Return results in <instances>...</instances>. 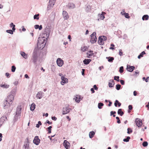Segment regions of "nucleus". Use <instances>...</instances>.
<instances>
[{
	"mask_svg": "<svg viewBox=\"0 0 149 149\" xmlns=\"http://www.w3.org/2000/svg\"><path fill=\"white\" fill-rule=\"evenodd\" d=\"M104 104L101 102H99L98 103V108L100 109H101L102 108V107L103 106Z\"/></svg>",
	"mask_w": 149,
	"mask_h": 149,
	"instance_id": "e433bc0d",
	"label": "nucleus"
},
{
	"mask_svg": "<svg viewBox=\"0 0 149 149\" xmlns=\"http://www.w3.org/2000/svg\"><path fill=\"white\" fill-rule=\"evenodd\" d=\"M91 40L90 42L92 43H95L97 40V38L96 37V32H93L91 35Z\"/></svg>",
	"mask_w": 149,
	"mask_h": 149,
	"instance_id": "7ed1b4c3",
	"label": "nucleus"
},
{
	"mask_svg": "<svg viewBox=\"0 0 149 149\" xmlns=\"http://www.w3.org/2000/svg\"><path fill=\"white\" fill-rule=\"evenodd\" d=\"M116 113V112L115 111H111L110 112V116H112L113 114H115Z\"/></svg>",
	"mask_w": 149,
	"mask_h": 149,
	"instance_id": "69168bd1",
	"label": "nucleus"
},
{
	"mask_svg": "<svg viewBox=\"0 0 149 149\" xmlns=\"http://www.w3.org/2000/svg\"><path fill=\"white\" fill-rule=\"evenodd\" d=\"M149 18V16L148 15H143L142 17V19L143 20H148Z\"/></svg>",
	"mask_w": 149,
	"mask_h": 149,
	"instance_id": "7c9ffc66",
	"label": "nucleus"
},
{
	"mask_svg": "<svg viewBox=\"0 0 149 149\" xmlns=\"http://www.w3.org/2000/svg\"><path fill=\"white\" fill-rule=\"evenodd\" d=\"M37 49L35 48L33 53V55L32 58L33 62L35 64H36L38 58V55L37 53Z\"/></svg>",
	"mask_w": 149,
	"mask_h": 149,
	"instance_id": "f03ea898",
	"label": "nucleus"
},
{
	"mask_svg": "<svg viewBox=\"0 0 149 149\" xmlns=\"http://www.w3.org/2000/svg\"><path fill=\"white\" fill-rule=\"evenodd\" d=\"M135 69V67L134 66L127 65V70L129 72H131L134 70Z\"/></svg>",
	"mask_w": 149,
	"mask_h": 149,
	"instance_id": "2eb2a0df",
	"label": "nucleus"
},
{
	"mask_svg": "<svg viewBox=\"0 0 149 149\" xmlns=\"http://www.w3.org/2000/svg\"><path fill=\"white\" fill-rule=\"evenodd\" d=\"M35 108H36L35 104L33 103H32L31 104V107L30 108V110L31 111H33L35 109Z\"/></svg>",
	"mask_w": 149,
	"mask_h": 149,
	"instance_id": "c756f323",
	"label": "nucleus"
},
{
	"mask_svg": "<svg viewBox=\"0 0 149 149\" xmlns=\"http://www.w3.org/2000/svg\"><path fill=\"white\" fill-rule=\"evenodd\" d=\"M80 96L77 95L75 97V101L79 103L80 101Z\"/></svg>",
	"mask_w": 149,
	"mask_h": 149,
	"instance_id": "473e14b6",
	"label": "nucleus"
},
{
	"mask_svg": "<svg viewBox=\"0 0 149 149\" xmlns=\"http://www.w3.org/2000/svg\"><path fill=\"white\" fill-rule=\"evenodd\" d=\"M39 25L38 24H36L34 26L35 28L36 29H38L39 28Z\"/></svg>",
	"mask_w": 149,
	"mask_h": 149,
	"instance_id": "e2e57ef3",
	"label": "nucleus"
},
{
	"mask_svg": "<svg viewBox=\"0 0 149 149\" xmlns=\"http://www.w3.org/2000/svg\"><path fill=\"white\" fill-rule=\"evenodd\" d=\"M148 143L147 141H144L142 143V146L143 147H146L148 146Z\"/></svg>",
	"mask_w": 149,
	"mask_h": 149,
	"instance_id": "c03bdc74",
	"label": "nucleus"
},
{
	"mask_svg": "<svg viewBox=\"0 0 149 149\" xmlns=\"http://www.w3.org/2000/svg\"><path fill=\"white\" fill-rule=\"evenodd\" d=\"M20 54L24 58L26 59L27 58V54L25 53L24 52L21 51L20 52Z\"/></svg>",
	"mask_w": 149,
	"mask_h": 149,
	"instance_id": "412c9836",
	"label": "nucleus"
},
{
	"mask_svg": "<svg viewBox=\"0 0 149 149\" xmlns=\"http://www.w3.org/2000/svg\"><path fill=\"white\" fill-rule=\"evenodd\" d=\"M14 100L13 95L12 94L8 95L7 98L6 99V102H12Z\"/></svg>",
	"mask_w": 149,
	"mask_h": 149,
	"instance_id": "9d476101",
	"label": "nucleus"
},
{
	"mask_svg": "<svg viewBox=\"0 0 149 149\" xmlns=\"http://www.w3.org/2000/svg\"><path fill=\"white\" fill-rule=\"evenodd\" d=\"M121 86L120 84H117L116 85V89L117 90H119L120 89Z\"/></svg>",
	"mask_w": 149,
	"mask_h": 149,
	"instance_id": "79ce46f5",
	"label": "nucleus"
},
{
	"mask_svg": "<svg viewBox=\"0 0 149 149\" xmlns=\"http://www.w3.org/2000/svg\"><path fill=\"white\" fill-rule=\"evenodd\" d=\"M12 104V102H6H6L3 104V106L4 105V109H6L9 108Z\"/></svg>",
	"mask_w": 149,
	"mask_h": 149,
	"instance_id": "1a4fd4ad",
	"label": "nucleus"
},
{
	"mask_svg": "<svg viewBox=\"0 0 149 149\" xmlns=\"http://www.w3.org/2000/svg\"><path fill=\"white\" fill-rule=\"evenodd\" d=\"M70 144V143L69 142H68L67 140H65L64 141L63 143V145L64 147L66 149H68L70 148V146L69 145Z\"/></svg>",
	"mask_w": 149,
	"mask_h": 149,
	"instance_id": "4468645a",
	"label": "nucleus"
},
{
	"mask_svg": "<svg viewBox=\"0 0 149 149\" xmlns=\"http://www.w3.org/2000/svg\"><path fill=\"white\" fill-rule=\"evenodd\" d=\"M95 132L93 131L90 132L89 133V137L90 138H92L93 137L94 134Z\"/></svg>",
	"mask_w": 149,
	"mask_h": 149,
	"instance_id": "2f4dec72",
	"label": "nucleus"
},
{
	"mask_svg": "<svg viewBox=\"0 0 149 149\" xmlns=\"http://www.w3.org/2000/svg\"><path fill=\"white\" fill-rule=\"evenodd\" d=\"M102 36H100L99 37L98 40V44L101 45H103L104 44V41L102 39Z\"/></svg>",
	"mask_w": 149,
	"mask_h": 149,
	"instance_id": "f3484780",
	"label": "nucleus"
},
{
	"mask_svg": "<svg viewBox=\"0 0 149 149\" xmlns=\"http://www.w3.org/2000/svg\"><path fill=\"white\" fill-rule=\"evenodd\" d=\"M124 68L123 66H121L119 68V72L120 73H122L123 72Z\"/></svg>",
	"mask_w": 149,
	"mask_h": 149,
	"instance_id": "a18cd8bd",
	"label": "nucleus"
},
{
	"mask_svg": "<svg viewBox=\"0 0 149 149\" xmlns=\"http://www.w3.org/2000/svg\"><path fill=\"white\" fill-rule=\"evenodd\" d=\"M114 84V81L113 80H110L109 82V87L111 88L113 87Z\"/></svg>",
	"mask_w": 149,
	"mask_h": 149,
	"instance_id": "aec40b11",
	"label": "nucleus"
},
{
	"mask_svg": "<svg viewBox=\"0 0 149 149\" xmlns=\"http://www.w3.org/2000/svg\"><path fill=\"white\" fill-rule=\"evenodd\" d=\"M11 24L13 25L12 29L13 31H15V25L13 23H11Z\"/></svg>",
	"mask_w": 149,
	"mask_h": 149,
	"instance_id": "864d4df0",
	"label": "nucleus"
},
{
	"mask_svg": "<svg viewBox=\"0 0 149 149\" xmlns=\"http://www.w3.org/2000/svg\"><path fill=\"white\" fill-rule=\"evenodd\" d=\"M41 124L42 123L40 121H39L38 122V123L36 124V127L37 128H39L40 126L41 125Z\"/></svg>",
	"mask_w": 149,
	"mask_h": 149,
	"instance_id": "8fccbe9b",
	"label": "nucleus"
},
{
	"mask_svg": "<svg viewBox=\"0 0 149 149\" xmlns=\"http://www.w3.org/2000/svg\"><path fill=\"white\" fill-rule=\"evenodd\" d=\"M43 94L44 93L42 92L41 91H40L38 92L37 94L36 97L37 98L39 99H41L42 98L43 96L42 94Z\"/></svg>",
	"mask_w": 149,
	"mask_h": 149,
	"instance_id": "6ab92c4d",
	"label": "nucleus"
},
{
	"mask_svg": "<svg viewBox=\"0 0 149 149\" xmlns=\"http://www.w3.org/2000/svg\"><path fill=\"white\" fill-rule=\"evenodd\" d=\"M62 14L64 19L67 20L69 18L68 14L65 11H63Z\"/></svg>",
	"mask_w": 149,
	"mask_h": 149,
	"instance_id": "dca6fc26",
	"label": "nucleus"
},
{
	"mask_svg": "<svg viewBox=\"0 0 149 149\" xmlns=\"http://www.w3.org/2000/svg\"><path fill=\"white\" fill-rule=\"evenodd\" d=\"M146 54V53L145 52L143 51L138 56V59H140L141 57H143L144 54Z\"/></svg>",
	"mask_w": 149,
	"mask_h": 149,
	"instance_id": "cd10ccee",
	"label": "nucleus"
},
{
	"mask_svg": "<svg viewBox=\"0 0 149 149\" xmlns=\"http://www.w3.org/2000/svg\"><path fill=\"white\" fill-rule=\"evenodd\" d=\"M102 38L103 39V40L104 41H105L107 39V38L106 36H102Z\"/></svg>",
	"mask_w": 149,
	"mask_h": 149,
	"instance_id": "5fc2aeb1",
	"label": "nucleus"
},
{
	"mask_svg": "<svg viewBox=\"0 0 149 149\" xmlns=\"http://www.w3.org/2000/svg\"><path fill=\"white\" fill-rule=\"evenodd\" d=\"M135 122L136 123V125L138 127H141L142 124L141 120L138 118H137L136 119Z\"/></svg>",
	"mask_w": 149,
	"mask_h": 149,
	"instance_id": "0eeeda50",
	"label": "nucleus"
},
{
	"mask_svg": "<svg viewBox=\"0 0 149 149\" xmlns=\"http://www.w3.org/2000/svg\"><path fill=\"white\" fill-rule=\"evenodd\" d=\"M133 95L134 96H136L137 95V93L136 91H134L133 92Z\"/></svg>",
	"mask_w": 149,
	"mask_h": 149,
	"instance_id": "774afa93",
	"label": "nucleus"
},
{
	"mask_svg": "<svg viewBox=\"0 0 149 149\" xmlns=\"http://www.w3.org/2000/svg\"><path fill=\"white\" fill-rule=\"evenodd\" d=\"M52 119L54 121H56V120L57 118L55 116H52Z\"/></svg>",
	"mask_w": 149,
	"mask_h": 149,
	"instance_id": "0e129e2a",
	"label": "nucleus"
},
{
	"mask_svg": "<svg viewBox=\"0 0 149 149\" xmlns=\"http://www.w3.org/2000/svg\"><path fill=\"white\" fill-rule=\"evenodd\" d=\"M40 15V14H37L33 16V19H37L38 20L39 19V16Z\"/></svg>",
	"mask_w": 149,
	"mask_h": 149,
	"instance_id": "58836bf2",
	"label": "nucleus"
},
{
	"mask_svg": "<svg viewBox=\"0 0 149 149\" xmlns=\"http://www.w3.org/2000/svg\"><path fill=\"white\" fill-rule=\"evenodd\" d=\"M93 88L94 89L97 90L98 89V88L97 86L96 85H95L93 86Z\"/></svg>",
	"mask_w": 149,
	"mask_h": 149,
	"instance_id": "680f3d73",
	"label": "nucleus"
},
{
	"mask_svg": "<svg viewBox=\"0 0 149 149\" xmlns=\"http://www.w3.org/2000/svg\"><path fill=\"white\" fill-rule=\"evenodd\" d=\"M111 46L109 47V49L112 50L114 49L113 47H114L115 45L113 44H111Z\"/></svg>",
	"mask_w": 149,
	"mask_h": 149,
	"instance_id": "3c124183",
	"label": "nucleus"
},
{
	"mask_svg": "<svg viewBox=\"0 0 149 149\" xmlns=\"http://www.w3.org/2000/svg\"><path fill=\"white\" fill-rule=\"evenodd\" d=\"M15 31H13V29H9L7 30H6V32L8 33H9L11 34H13V32Z\"/></svg>",
	"mask_w": 149,
	"mask_h": 149,
	"instance_id": "4c0bfd02",
	"label": "nucleus"
},
{
	"mask_svg": "<svg viewBox=\"0 0 149 149\" xmlns=\"http://www.w3.org/2000/svg\"><path fill=\"white\" fill-rule=\"evenodd\" d=\"M87 55H88L87 57L88 58H90V57L94 55L93 52L92 50L89 51L87 53Z\"/></svg>",
	"mask_w": 149,
	"mask_h": 149,
	"instance_id": "b1692460",
	"label": "nucleus"
},
{
	"mask_svg": "<svg viewBox=\"0 0 149 149\" xmlns=\"http://www.w3.org/2000/svg\"><path fill=\"white\" fill-rule=\"evenodd\" d=\"M149 79V77H147L146 78L145 77H143L142 78V79L143 80L145 81L146 82H148V79Z\"/></svg>",
	"mask_w": 149,
	"mask_h": 149,
	"instance_id": "09e8293b",
	"label": "nucleus"
},
{
	"mask_svg": "<svg viewBox=\"0 0 149 149\" xmlns=\"http://www.w3.org/2000/svg\"><path fill=\"white\" fill-rule=\"evenodd\" d=\"M26 143H24V145L23 149H28L29 147V139L28 138H27L26 139Z\"/></svg>",
	"mask_w": 149,
	"mask_h": 149,
	"instance_id": "a211bd4d",
	"label": "nucleus"
},
{
	"mask_svg": "<svg viewBox=\"0 0 149 149\" xmlns=\"http://www.w3.org/2000/svg\"><path fill=\"white\" fill-rule=\"evenodd\" d=\"M40 140L39 139L38 136H36L35 137L33 140V143L36 145H39L40 142Z\"/></svg>",
	"mask_w": 149,
	"mask_h": 149,
	"instance_id": "6e6552de",
	"label": "nucleus"
},
{
	"mask_svg": "<svg viewBox=\"0 0 149 149\" xmlns=\"http://www.w3.org/2000/svg\"><path fill=\"white\" fill-rule=\"evenodd\" d=\"M17 91V88H14L11 91V94H12L13 95L15 94L16 93Z\"/></svg>",
	"mask_w": 149,
	"mask_h": 149,
	"instance_id": "c9c22d12",
	"label": "nucleus"
},
{
	"mask_svg": "<svg viewBox=\"0 0 149 149\" xmlns=\"http://www.w3.org/2000/svg\"><path fill=\"white\" fill-rule=\"evenodd\" d=\"M12 109H9L8 110V111L7 113V115H8L10 114V113L12 111Z\"/></svg>",
	"mask_w": 149,
	"mask_h": 149,
	"instance_id": "603ef678",
	"label": "nucleus"
},
{
	"mask_svg": "<svg viewBox=\"0 0 149 149\" xmlns=\"http://www.w3.org/2000/svg\"><path fill=\"white\" fill-rule=\"evenodd\" d=\"M16 68L15 65H13L11 67V70L12 72H14L15 71Z\"/></svg>",
	"mask_w": 149,
	"mask_h": 149,
	"instance_id": "37998d69",
	"label": "nucleus"
},
{
	"mask_svg": "<svg viewBox=\"0 0 149 149\" xmlns=\"http://www.w3.org/2000/svg\"><path fill=\"white\" fill-rule=\"evenodd\" d=\"M106 58L107 59L108 61L110 63L112 62L114 60V58L113 57H106Z\"/></svg>",
	"mask_w": 149,
	"mask_h": 149,
	"instance_id": "a878e982",
	"label": "nucleus"
},
{
	"mask_svg": "<svg viewBox=\"0 0 149 149\" xmlns=\"http://www.w3.org/2000/svg\"><path fill=\"white\" fill-rule=\"evenodd\" d=\"M118 114L122 116L124 114V113L122 111L121 109H119L117 112Z\"/></svg>",
	"mask_w": 149,
	"mask_h": 149,
	"instance_id": "c85d7f7f",
	"label": "nucleus"
},
{
	"mask_svg": "<svg viewBox=\"0 0 149 149\" xmlns=\"http://www.w3.org/2000/svg\"><path fill=\"white\" fill-rule=\"evenodd\" d=\"M61 84L64 85L65 84L68 82V79L64 77H62L61 78Z\"/></svg>",
	"mask_w": 149,
	"mask_h": 149,
	"instance_id": "f8f14e48",
	"label": "nucleus"
},
{
	"mask_svg": "<svg viewBox=\"0 0 149 149\" xmlns=\"http://www.w3.org/2000/svg\"><path fill=\"white\" fill-rule=\"evenodd\" d=\"M123 52L121 49H120L119 50V54L120 56L123 55Z\"/></svg>",
	"mask_w": 149,
	"mask_h": 149,
	"instance_id": "bf43d9fd",
	"label": "nucleus"
},
{
	"mask_svg": "<svg viewBox=\"0 0 149 149\" xmlns=\"http://www.w3.org/2000/svg\"><path fill=\"white\" fill-rule=\"evenodd\" d=\"M18 117H17V116L16 115L14 117V118L13 119L14 122H15L17 120Z\"/></svg>",
	"mask_w": 149,
	"mask_h": 149,
	"instance_id": "4d7b16f0",
	"label": "nucleus"
},
{
	"mask_svg": "<svg viewBox=\"0 0 149 149\" xmlns=\"http://www.w3.org/2000/svg\"><path fill=\"white\" fill-rule=\"evenodd\" d=\"M50 29L49 28V26H47L44 31V34L46 35V36L47 38H48L50 32Z\"/></svg>",
	"mask_w": 149,
	"mask_h": 149,
	"instance_id": "423d86ee",
	"label": "nucleus"
},
{
	"mask_svg": "<svg viewBox=\"0 0 149 149\" xmlns=\"http://www.w3.org/2000/svg\"><path fill=\"white\" fill-rule=\"evenodd\" d=\"M21 108L20 106H18L17 107L15 113V115L17 116V117H19L20 116L21 113Z\"/></svg>",
	"mask_w": 149,
	"mask_h": 149,
	"instance_id": "ddd939ff",
	"label": "nucleus"
},
{
	"mask_svg": "<svg viewBox=\"0 0 149 149\" xmlns=\"http://www.w3.org/2000/svg\"><path fill=\"white\" fill-rule=\"evenodd\" d=\"M5 75L7 78H9L10 77V74L9 73L6 72L5 73Z\"/></svg>",
	"mask_w": 149,
	"mask_h": 149,
	"instance_id": "13d9d810",
	"label": "nucleus"
},
{
	"mask_svg": "<svg viewBox=\"0 0 149 149\" xmlns=\"http://www.w3.org/2000/svg\"><path fill=\"white\" fill-rule=\"evenodd\" d=\"M130 139V136H127L126 138H125L123 139V141L124 142H128L129 141V140Z\"/></svg>",
	"mask_w": 149,
	"mask_h": 149,
	"instance_id": "ea45409f",
	"label": "nucleus"
},
{
	"mask_svg": "<svg viewBox=\"0 0 149 149\" xmlns=\"http://www.w3.org/2000/svg\"><path fill=\"white\" fill-rule=\"evenodd\" d=\"M67 6L68 8L70 9H73L75 7V5L73 3H69Z\"/></svg>",
	"mask_w": 149,
	"mask_h": 149,
	"instance_id": "4be33fe9",
	"label": "nucleus"
},
{
	"mask_svg": "<svg viewBox=\"0 0 149 149\" xmlns=\"http://www.w3.org/2000/svg\"><path fill=\"white\" fill-rule=\"evenodd\" d=\"M55 3V1L54 0H49L47 8V10H50L54 5Z\"/></svg>",
	"mask_w": 149,
	"mask_h": 149,
	"instance_id": "39448f33",
	"label": "nucleus"
},
{
	"mask_svg": "<svg viewBox=\"0 0 149 149\" xmlns=\"http://www.w3.org/2000/svg\"><path fill=\"white\" fill-rule=\"evenodd\" d=\"M9 86V85H7L6 84H0V87L3 88H8Z\"/></svg>",
	"mask_w": 149,
	"mask_h": 149,
	"instance_id": "f704fd0d",
	"label": "nucleus"
},
{
	"mask_svg": "<svg viewBox=\"0 0 149 149\" xmlns=\"http://www.w3.org/2000/svg\"><path fill=\"white\" fill-rule=\"evenodd\" d=\"M56 63L58 66L61 67L63 64V61L61 58H58L56 60Z\"/></svg>",
	"mask_w": 149,
	"mask_h": 149,
	"instance_id": "9b49d317",
	"label": "nucleus"
},
{
	"mask_svg": "<svg viewBox=\"0 0 149 149\" xmlns=\"http://www.w3.org/2000/svg\"><path fill=\"white\" fill-rule=\"evenodd\" d=\"M47 41L45 39L41 38V39H38L37 43V47L39 49H41L45 47Z\"/></svg>",
	"mask_w": 149,
	"mask_h": 149,
	"instance_id": "f257e3e1",
	"label": "nucleus"
},
{
	"mask_svg": "<svg viewBox=\"0 0 149 149\" xmlns=\"http://www.w3.org/2000/svg\"><path fill=\"white\" fill-rule=\"evenodd\" d=\"M128 109L129 110H131L132 109V105H130L128 106Z\"/></svg>",
	"mask_w": 149,
	"mask_h": 149,
	"instance_id": "052dcab7",
	"label": "nucleus"
},
{
	"mask_svg": "<svg viewBox=\"0 0 149 149\" xmlns=\"http://www.w3.org/2000/svg\"><path fill=\"white\" fill-rule=\"evenodd\" d=\"M71 109L68 106H66L65 107H63L62 110V114L64 115L69 113L71 110Z\"/></svg>",
	"mask_w": 149,
	"mask_h": 149,
	"instance_id": "20e7f679",
	"label": "nucleus"
},
{
	"mask_svg": "<svg viewBox=\"0 0 149 149\" xmlns=\"http://www.w3.org/2000/svg\"><path fill=\"white\" fill-rule=\"evenodd\" d=\"M114 79L117 81H120L119 77L118 76H115Z\"/></svg>",
	"mask_w": 149,
	"mask_h": 149,
	"instance_id": "49530a36",
	"label": "nucleus"
},
{
	"mask_svg": "<svg viewBox=\"0 0 149 149\" xmlns=\"http://www.w3.org/2000/svg\"><path fill=\"white\" fill-rule=\"evenodd\" d=\"M120 82L122 85H124L125 84V81L123 80H120L119 81Z\"/></svg>",
	"mask_w": 149,
	"mask_h": 149,
	"instance_id": "6e6d98bb",
	"label": "nucleus"
},
{
	"mask_svg": "<svg viewBox=\"0 0 149 149\" xmlns=\"http://www.w3.org/2000/svg\"><path fill=\"white\" fill-rule=\"evenodd\" d=\"M121 104V103L118 100H116L114 103V105L116 107H117L118 105L119 107L120 106Z\"/></svg>",
	"mask_w": 149,
	"mask_h": 149,
	"instance_id": "bb28decb",
	"label": "nucleus"
},
{
	"mask_svg": "<svg viewBox=\"0 0 149 149\" xmlns=\"http://www.w3.org/2000/svg\"><path fill=\"white\" fill-rule=\"evenodd\" d=\"M91 61V59H85L83 60V62L84 64L88 65L90 62Z\"/></svg>",
	"mask_w": 149,
	"mask_h": 149,
	"instance_id": "5701e85b",
	"label": "nucleus"
},
{
	"mask_svg": "<svg viewBox=\"0 0 149 149\" xmlns=\"http://www.w3.org/2000/svg\"><path fill=\"white\" fill-rule=\"evenodd\" d=\"M98 17H99V18L98 19V20H99V19L100 20H103L104 18V16L102 14H99L98 15Z\"/></svg>",
	"mask_w": 149,
	"mask_h": 149,
	"instance_id": "72a5a7b5",
	"label": "nucleus"
},
{
	"mask_svg": "<svg viewBox=\"0 0 149 149\" xmlns=\"http://www.w3.org/2000/svg\"><path fill=\"white\" fill-rule=\"evenodd\" d=\"M123 15H124L125 17L126 18L128 19L130 18V16L129 15V14L128 13H125Z\"/></svg>",
	"mask_w": 149,
	"mask_h": 149,
	"instance_id": "de8ad7c7",
	"label": "nucleus"
},
{
	"mask_svg": "<svg viewBox=\"0 0 149 149\" xmlns=\"http://www.w3.org/2000/svg\"><path fill=\"white\" fill-rule=\"evenodd\" d=\"M85 10L86 12L90 11L91 10V6L88 4H86L85 6Z\"/></svg>",
	"mask_w": 149,
	"mask_h": 149,
	"instance_id": "393cba45",
	"label": "nucleus"
},
{
	"mask_svg": "<svg viewBox=\"0 0 149 149\" xmlns=\"http://www.w3.org/2000/svg\"><path fill=\"white\" fill-rule=\"evenodd\" d=\"M127 132L128 134H130L132 132V130L131 128L130 127H129L127 128Z\"/></svg>",
	"mask_w": 149,
	"mask_h": 149,
	"instance_id": "a19ab883",
	"label": "nucleus"
},
{
	"mask_svg": "<svg viewBox=\"0 0 149 149\" xmlns=\"http://www.w3.org/2000/svg\"><path fill=\"white\" fill-rule=\"evenodd\" d=\"M46 123H48L49 124H51L52 123V122H50L48 120H47L46 122L45 123V124H46Z\"/></svg>",
	"mask_w": 149,
	"mask_h": 149,
	"instance_id": "338daca9",
	"label": "nucleus"
}]
</instances>
